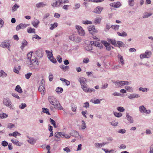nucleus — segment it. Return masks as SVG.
Wrapping results in <instances>:
<instances>
[{"instance_id": "obj_1", "label": "nucleus", "mask_w": 153, "mask_h": 153, "mask_svg": "<svg viewBox=\"0 0 153 153\" xmlns=\"http://www.w3.org/2000/svg\"><path fill=\"white\" fill-rule=\"evenodd\" d=\"M48 100L51 104L53 105L54 108L60 110L63 109L60 104L56 99L53 96H49Z\"/></svg>"}, {"instance_id": "obj_2", "label": "nucleus", "mask_w": 153, "mask_h": 153, "mask_svg": "<svg viewBox=\"0 0 153 153\" xmlns=\"http://www.w3.org/2000/svg\"><path fill=\"white\" fill-rule=\"evenodd\" d=\"M32 52L31 51L30 53L27 54V64L29 65H33L34 66H37L39 64L37 59L35 58L34 59L32 58Z\"/></svg>"}, {"instance_id": "obj_3", "label": "nucleus", "mask_w": 153, "mask_h": 153, "mask_svg": "<svg viewBox=\"0 0 153 153\" xmlns=\"http://www.w3.org/2000/svg\"><path fill=\"white\" fill-rule=\"evenodd\" d=\"M78 80L80 82L82 89L84 90L85 88L87 87V85L86 83V79L85 78L79 77L78 79Z\"/></svg>"}, {"instance_id": "obj_4", "label": "nucleus", "mask_w": 153, "mask_h": 153, "mask_svg": "<svg viewBox=\"0 0 153 153\" xmlns=\"http://www.w3.org/2000/svg\"><path fill=\"white\" fill-rule=\"evenodd\" d=\"M3 104L7 107H10V109H13V108L11 105L12 102L10 99L8 97L4 98L3 99Z\"/></svg>"}, {"instance_id": "obj_5", "label": "nucleus", "mask_w": 153, "mask_h": 153, "mask_svg": "<svg viewBox=\"0 0 153 153\" xmlns=\"http://www.w3.org/2000/svg\"><path fill=\"white\" fill-rule=\"evenodd\" d=\"M152 54L151 52L150 51H146L145 53H142L140 55V57L141 59L144 58H149L150 57Z\"/></svg>"}, {"instance_id": "obj_6", "label": "nucleus", "mask_w": 153, "mask_h": 153, "mask_svg": "<svg viewBox=\"0 0 153 153\" xmlns=\"http://www.w3.org/2000/svg\"><path fill=\"white\" fill-rule=\"evenodd\" d=\"M139 111L140 113L143 114L146 113L147 114H149L151 112L150 110H146V108L143 105L140 106L139 108Z\"/></svg>"}, {"instance_id": "obj_7", "label": "nucleus", "mask_w": 153, "mask_h": 153, "mask_svg": "<svg viewBox=\"0 0 153 153\" xmlns=\"http://www.w3.org/2000/svg\"><path fill=\"white\" fill-rule=\"evenodd\" d=\"M76 27L79 35L81 36H84L85 35V32L84 30L81 26L77 25L76 26Z\"/></svg>"}, {"instance_id": "obj_8", "label": "nucleus", "mask_w": 153, "mask_h": 153, "mask_svg": "<svg viewBox=\"0 0 153 153\" xmlns=\"http://www.w3.org/2000/svg\"><path fill=\"white\" fill-rule=\"evenodd\" d=\"M88 30L89 33L92 34L94 36L93 34L94 33H97V30L95 28V26L94 25H92L91 26H89L88 27Z\"/></svg>"}, {"instance_id": "obj_9", "label": "nucleus", "mask_w": 153, "mask_h": 153, "mask_svg": "<svg viewBox=\"0 0 153 153\" xmlns=\"http://www.w3.org/2000/svg\"><path fill=\"white\" fill-rule=\"evenodd\" d=\"M112 82L115 84L117 88H118L121 86H123V81L117 80L116 81H112Z\"/></svg>"}, {"instance_id": "obj_10", "label": "nucleus", "mask_w": 153, "mask_h": 153, "mask_svg": "<svg viewBox=\"0 0 153 153\" xmlns=\"http://www.w3.org/2000/svg\"><path fill=\"white\" fill-rule=\"evenodd\" d=\"M103 43L106 48V50L108 51H110L111 48H113L114 47L110 45V44L106 41H104Z\"/></svg>"}, {"instance_id": "obj_11", "label": "nucleus", "mask_w": 153, "mask_h": 153, "mask_svg": "<svg viewBox=\"0 0 153 153\" xmlns=\"http://www.w3.org/2000/svg\"><path fill=\"white\" fill-rule=\"evenodd\" d=\"M70 134L71 136L75 137L77 136H79V133L77 131L74 130H72L71 131Z\"/></svg>"}, {"instance_id": "obj_12", "label": "nucleus", "mask_w": 153, "mask_h": 153, "mask_svg": "<svg viewBox=\"0 0 153 153\" xmlns=\"http://www.w3.org/2000/svg\"><path fill=\"white\" fill-rule=\"evenodd\" d=\"M38 90L41 92L42 94L44 95L45 93V88L43 85H40L38 88Z\"/></svg>"}, {"instance_id": "obj_13", "label": "nucleus", "mask_w": 153, "mask_h": 153, "mask_svg": "<svg viewBox=\"0 0 153 153\" xmlns=\"http://www.w3.org/2000/svg\"><path fill=\"white\" fill-rule=\"evenodd\" d=\"M107 144V143L103 142L102 143H95L94 146L96 148H100L102 146Z\"/></svg>"}, {"instance_id": "obj_14", "label": "nucleus", "mask_w": 153, "mask_h": 153, "mask_svg": "<svg viewBox=\"0 0 153 153\" xmlns=\"http://www.w3.org/2000/svg\"><path fill=\"white\" fill-rule=\"evenodd\" d=\"M0 46L2 48H6L8 49V50L10 51V44L6 42H3L1 44Z\"/></svg>"}, {"instance_id": "obj_15", "label": "nucleus", "mask_w": 153, "mask_h": 153, "mask_svg": "<svg viewBox=\"0 0 153 153\" xmlns=\"http://www.w3.org/2000/svg\"><path fill=\"white\" fill-rule=\"evenodd\" d=\"M36 5L37 7L38 8L46 6L47 4L46 3H44L43 2H41L36 4Z\"/></svg>"}, {"instance_id": "obj_16", "label": "nucleus", "mask_w": 153, "mask_h": 153, "mask_svg": "<svg viewBox=\"0 0 153 153\" xmlns=\"http://www.w3.org/2000/svg\"><path fill=\"white\" fill-rule=\"evenodd\" d=\"M102 8L100 7L99 6H98L97 7H96L94 10L93 11V12L94 13H97V14H100L102 11Z\"/></svg>"}, {"instance_id": "obj_17", "label": "nucleus", "mask_w": 153, "mask_h": 153, "mask_svg": "<svg viewBox=\"0 0 153 153\" xmlns=\"http://www.w3.org/2000/svg\"><path fill=\"white\" fill-rule=\"evenodd\" d=\"M35 53L37 56L41 58L42 57L43 55V53L42 51L40 50H38L36 51Z\"/></svg>"}, {"instance_id": "obj_18", "label": "nucleus", "mask_w": 153, "mask_h": 153, "mask_svg": "<svg viewBox=\"0 0 153 153\" xmlns=\"http://www.w3.org/2000/svg\"><path fill=\"white\" fill-rule=\"evenodd\" d=\"M139 97H140V95L138 94H131L128 97V98L131 99L134 98H138Z\"/></svg>"}, {"instance_id": "obj_19", "label": "nucleus", "mask_w": 153, "mask_h": 153, "mask_svg": "<svg viewBox=\"0 0 153 153\" xmlns=\"http://www.w3.org/2000/svg\"><path fill=\"white\" fill-rule=\"evenodd\" d=\"M126 117L127 120L130 123H133L134 120L132 117L129 115L128 113H126Z\"/></svg>"}, {"instance_id": "obj_20", "label": "nucleus", "mask_w": 153, "mask_h": 153, "mask_svg": "<svg viewBox=\"0 0 153 153\" xmlns=\"http://www.w3.org/2000/svg\"><path fill=\"white\" fill-rule=\"evenodd\" d=\"M108 41L109 42H111V43L113 45H114V46L115 47L117 46V44L116 42V40L114 39H107Z\"/></svg>"}, {"instance_id": "obj_21", "label": "nucleus", "mask_w": 153, "mask_h": 153, "mask_svg": "<svg viewBox=\"0 0 153 153\" xmlns=\"http://www.w3.org/2000/svg\"><path fill=\"white\" fill-rule=\"evenodd\" d=\"M39 23V21L38 20H36V21H33L32 22L31 24L32 25L35 27H37Z\"/></svg>"}, {"instance_id": "obj_22", "label": "nucleus", "mask_w": 153, "mask_h": 153, "mask_svg": "<svg viewBox=\"0 0 153 153\" xmlns=\"http://www.w3.org/2000/svg\"><path fill=\"white\" fill-rule=\"evenodd\" d=\"M27 32L29 33H36L35 30L33 28H32L31 27H29L27 29Z\"/></svg>"}, {"instance_id": "obj_23", "label": "nucleus", "mask_w": 153, "mask_h": 153, "mask_svg": "<svg viewBox=\"0 0 153 153\" xmlns=\"http://www.w3.org/2000/svg\"><path fill=\"white\" fill-rule=\"evenodd\" d=\"M29 139L27 140L28 142L31 144H34L36 143V141L34 140V139L33 138H30L29 137H28Z\"/></svg>"}, {"instance_id": "obj_24", "label": "nucleus", "mask_w": 153, "mask_h": 153, "mask_svg": "<svg viewBox=\"0 0 153 153\" xmlns=\"http://www.w3.org/2000/svg\"><path fill=\"white\" fill-rule=\"evenodd\" d=\"M11 140L13 144H16V146H20L22 145V143H19L16 140H13V139H12Z\"/></svg>"}, {"instance_id": "obj_25", "label": "nucleus", "mask_w": 153, "mask_h": 153, "mask_svg": "<svg viewBox=\"0 0 153 153\" xmlns=\"http://www.w3.org/2000/svg\"><path fill=\"white\" fill-rule=\"evenodd\" d=\"M27 44V42L25 39H24L22 42V45L21 47V48L22 50L24 48V47L26 46Z\"/></svg>"}, {"instance_id": "obj_26", "label": "nucleus", "mask_w": 153, "mask_h": 153, "mask_svg": "<svg viewBox=\"0 0 153 153\" xmlns=\"http://www.w3.org/2000/svg\"><path fill=\"white\" fill-rule=\"evenodd\" d=\"M94 46L98 47L100 49L103 48V46L101 43L98 42H95Z\"/></svg>"}, {"instance_id": "obj_27", "label": "nucleus", "mask_w": 153, "mask_h": 153, "mask_svg": "<svg viewBox=\"0 0 153 153\" xmlns=\"http://www.w3.org/2000/svg\"><path fill=\"white\" fill-rule=\"evenodd\" d=\"M45 52L48 54V59L53 57V55L52 51L51 52L48 50H46Z\"/></svg>"}, {"instance_id": "obj_28", "label": "nucleus", "mask_w": 153, "mask_h": 153, "mask_svg": "<svg viewBox=\"0 0 153 153\" xmlns=\"http://www.w3.org/2000/svg\"><path fill=\"white\" fill-rule=\"evenodd\" d=\"M85 92H92L95 91V90L94 88H87L84 89L83 90Z\"/></svg>"}, {"instance_id": "obj_29", "label": "nucleus", "mask_w": 153, "mask_h": 153, "mask_svg": "<svg viewBox=\"0 0 153 153\" xmlns=\"http://www.w3.org/2000/svg\"><path fill=\"white\" fill-rule=\"evenodd\" d=\"M7 76V74L3 70H1L0 72V76L2 78L6 77Z\"/></svg>"}, {"instance_id": "obj_30", "label": "nucleus", "mask_w": 153, "mask_h": 153, "mask_svg": "<svg viewBox=\"0 0 153 153\" xmlns=\"http://www.w3.org/2000/svg\"><path fill=\"white\" fill-rule=\"evenodd\" d=\"M15 90L20 93H21L22 92V90L19 85H17L16 86Z\"/></svg>"}, {"instance_id": "obj_31", "label": "nucleus", "mask_w": 153, "mask_h": 153, "mask_svg": "<svg viewBox=\"0 0 153 153\" xmlns=\"http://www.w3.org/2000/svg\"><path fill=\"white\" fill-rule=\"evenodd\" d=\"M60 80L61 81H63L64 82H65V85L67 86H68L70 84V82L68 80H67L66 79H65L61 78L60 79Z\"/></svg>"}, {"instance_id": "obj_32", "label": "nucleus", "mask_w": 153, "mask_h": 153, "mask_svg": "<svg viewBox=\"0 0 153 153\" xmlns=\"http://www.w3.org/2000/svg\"><path fill=\"white\" fill-rule=\"evenodd\" d=\"M117 43L118 44L117 47H118L119 48L120 47H124V44L121 41H118L117 42Z\"/></svg>"}, {"instance_id": "obj_33", "label": "nucleus", "mask_w": 153, "mask_h": 153, "mask_svg": "<svg viewBox=\"0 0 153 153\" xmlns=\"http://www.w3.org/2000/svg\"><path fill=\"white\" fill-rule=\"evenodd\" d=\"M152 14L151 13H148L147 12L145 13L144 14L143 16V18H146L148 17H149L152 15Z\"/></svg>"}, {"instance_id": "obj_34", "label": "nucleus", "mask_w": 153, "mask_h": 153, "mask_svg": "<svg viewBox=\"0 0 153 153\" xmlns=\"http://www.w3.org/2000/svg\"><path fill=\"white\" fill-rule=\"evenodd\" d=\"M117 34L119 36L123 37L126 36H127V33L124 31H123L122 33L117 32Z\"/></svg>"}, {"instance_id": "obj_35", "label": "nucleus", "mask_w": 153, "mask_h": 153, "mask_svg": "<svg viewBox=\"0 0 153 153\" xmlns=\"http://www.w3.org/2000/svg\"><path fill=\"white\" fill-rule=\"evenodd\" d=\"M56 91L57 93H61L63 91V89L60 87H58L56 88Z\"/></svg>"}, {"instance_id": "obj_36", "label": "nucleus", "mask_w": 153, "mask_h": 153, "mask_svg": "<svg viewBox=\"0 0 153 153\" xmlns=\"http://www.w3.org/2000/svg\"><path fill=\"white\" fill-rule=\"evenodd\" d=\"M101 19L99 18H96L94 20V23L96 25L99 24L101 21Z\"/></svg>"}, {"instance_id": "obj_37", "label": "nucleus", "mask_w": 153, "mask_h": 153, "mask_svg": "<svg viewBox=\"0 0 153 153\" xmlns=\"http://www.w3.org/2000/svg\"><path fill=\"white\" fill-rule=\"evenodd\" d=\"M42 111L44 113H46L48 115L51 114L50 113H49V110H48V109L45 108H42Z\"/></svg>"}, {"instance_id": "obj_38", "label": "nucleus", "mask_w": 153, "mask_h": 153, "mask_svg": "<svg viewBox=\"0 0 153 153\" xmlns=\"http://www.w3.org/2000/svg\"><path fill=\"white\" fill-rule=\"evenodd\" d=\"M58 1L59 3V6L62 3H68L69 2L68 0H58Z\"/></svg>"}, {"instance_id": "obj_39", "label": "nucleus", "mask_w": 153, "mask_h": 153, "mask_svg": "<svg viewBox=\"0 0 153 153\" xmlns=\"http://www.w3.org/2000/svg\"><path fill=\"white\" fill-rule=\"evenodd\" d=\"M58 25V24L57 23H55L51 25V27L50 28L51 30H53Z\"/></svg>"}, {"instance_id": "obj_40", "label": "nucleus", "mask_w": 153, "mask_h": 153, "mask_svg": "<svg viewBox=\"0 0 153 153\" xmlns=\"http://www.w3.org/2000/svg\"><path fill=\"white\" fill-rule=\"evenodd\" d=\"M81 40L82 39L80 37L77 36H76L74 42H76V43H79L81 42Z\"/></svg>"}, {"instance_id": "obj_41", "label": "nucleus", "mask_w": 153, "mask_h": 153, "mask_svg": "<svg viewBox=\"0 0 153 153\" xmlns=\"http://www.w3.org/2000/svg\"><path fill=\"white\" fill-rule=\"evenodd\" d=\"M125 88L128 91L132 92L133 91V90L132 89V88L131 87H130L128 86H126L125 87Z\"/></svg>"}, {"instance_id": "obj_42", "label": "nucleus", "mask_w": 153, "mask_h": 153, "mask_svg": "<svg viewBox=\"0 0 153 153\" xmlns=\"http://www.w3.org/2000/svg\"><path fill=\"white\" fill-rule=\"evenodd\" d=\"M96 68V69H95V70L100 72L104 71H105V69L104 68Z\"/></svg>"}, {"instance_id": "obj_43", "label": "nucleus", "mask_w": 153, "mask_h": 153, "mask_svg": "<svg viewBox=\"0 0 153 153\" xmlns=\"http://www.w3.org/2000/svg\"><path fill=\"white\" fill-rule=\"evenodd\" d=\"M114 116L117 117H119L122 116V114L121 113H117L114 112Z\"/></svg>"}, {"instance_id": "obj_44", "label": "nucleus", "mask_w": 153, "mask_h": 153, "mask_svg": "<svg viewBox=\"0 0 153 153\" xmlns=\"http://www.w3.org/2000/svg\"><path fill=\"white\" fill-rule=\"evenodd\" d=\"M134 0H128V3L130 6H133L134 4Z\"/></svg>"}, {"instance_id": "obj_45", "label": "nucleus", "mask_w": 153, "mask_h": 153, "mask_svg": "<svg viewBox=\"0 0 153 153\" xmlns=\"http://www.w3.org/2000/svg\"><path fill=\"white\" fill-rule=\"evenodd\" d=\"M76 36L74 34L72 35H71L69 37V38L71 40L74 41L75 40V38L76 37Z\"/></svg>"}, {"instance_id": "obj_46", "label": "nucleus", "mask_w": 153, "mask_h": 153, "mask_svg": "<svg viewBox=\"0 0 153 153\" xmlns=\"http://www.w3.org/2000/svg\"><path fill=\"white\" fill-rule=\"evenodd\" d=\"M139 90L140 91H141L143 92H147L148 91V89L146 88H141L140 87L139 88Z\"/></svg>"}, {"instance_id": "obj_47", "label": "nucleus", "mask_w": 153, "mask_h": 153, "mask_svg": "<svg viewBox=\"0 0 153 153\" xmlns=\"http://www.w3.org/2000/svg\"><path fill=\"white\" fill-rule=\"evenodd\" d=\"M17 133H18L17 132V131H14L13 133L9 134V136H13L15 137H16Z\"/></svg>"}, {"instance_id": "obj_48", "label": "nucleus", "mask_w": 153, "mask_h": 153, "mask_svg": "<svg viewBox=\"0 0 153 153\" xmlns=\"http://www.w3.org/2000/svg\"><path fill=\"white\" fill-rule=\"evenodd\" d=\"M82 130L85 129L86 128V123L83 120H82Z\"/></svg>"}, {"instance_id": "obj_49", "label": "nucleus", "mask_w": 153, "mask_h": 153, "mask_svg": "<svg viewBox=\"0 0 153 153\" xmlns=\"http://www.w3.org/2000/svg\"><path fill=\"white\" fill-rule=\"evenodd\" d=\"M82 23L85 25H88L89 24H91L92 23V22L90 21L86 20L83 21Z\"/></svg>"}, {"instance_id": "obj_50", "label": "nucleus", "mask_w": 153, "mask_h": 153, "mask_svg": "<svg viewBox=\"0 0 153 153\" xmlns=\"http://www.w3.org/2000/svg\"><path fill=\"white\" fill-rule=\"evenodd\" d=\"M19 7V6L17 5L16 4H15L12 8V10L13 11H16L18 8Z\"/></svg>"}, {"instance_id": "obj_51", "label": "nucleus", "mask_w": 153, "mask_h": 153, "mask_svg": "<svg viewBox=\"0 0 153 153\" xmlns=\"http://www.w3.org/2000/svg\"><path fill=\"white\" fill-rule=\"evenodd\" d=\"M117 109L118 111L121 112H123L125 110L124 108L122 107L121 106L118 107L117 108Z\"/></svg>"}, {"instance_id": "obj_52", "label": "nucleus", "mask_w": 153, "mask_h": 153, "mask_svg": "<svg viewBox=\"0 0 153 153\" xmlns=\"http://www.w3.org/2000/svg\"><path fill=\"white\" fill-rule=\"evenodd\" d=\"M27 106L26 104L25 103H22L21 104L19 105V107L20 108L23 109L24 108Z\"/></svg>"}, {"instance_id": "obj_53", "label": "nucleus", "mask_w": 153, "mask_h": 153, "mask_svg": "<svg viewBox=\"0 0 153 153\" xmlns=\"http://www.w3.org/2000/svg\"><path fill=\"white\" fill-rule=\"evenodd\" d=\"M7 116V114L4 113H3L2 114H0V117L2 119L6 118Z\"/></svg>"}, {"instance_id": "obj_54", "label": "nucleus", "mask_w": 153, "mask_h": 153, "mask_svg": "<svg viewBox=\"0 0 153 153\" xmlns=\"http://www.w3.org/2000/svg\"><path fill=\"white\" fill-rule=\"evenodd\" d=\"M118 59H120V62L122 64H123V57L120 55H118Z\"/></svg>"}, {"instance_id": "obj_55", "label": "nucleus", "mask_w": 153, "mask_h": 153, "mask_svg": "<svg viewBox=\"0 0 153 153\" xmlns=\"http://www.w3.org/2000/svg\"><path fill=\"white\" fill-rule=\"evenodd\" d=\"M20 69V68H14L13 71L15 73L18 74L19 73Z\"/></svg>"}, {"instance_id": "obj_56", "label": "nucleus", "mask_w": 153, "mask_h": 153, "mask_svg": "<svg viewBox=\"0 0 153 153\" xmlns=\"http://www.w3.org/2000/svg\"><path fill=\"white\" fill-rule=\"evenodd\" d=\"M22 28H23L26 27L27 26H29V24H22L21 23L20 24Z\"/></svg>"}, {"instance_id": "obj_57", "label": "nucleus", "mask_w": 153, "mask_h": 153, "mask_svg": "<svg viewBox=\"0 0 153 153\" xmlns=\"http://www.w3.org/2000/svg\"><path fill=\"white\" fill-rule=\"evenodd\" d=\"M32 74L31 73H27L25 74V77L27 79H28L30 78V77L32 75Z\"/></svg>"}, {"instance_id": "obj_58", "label": "nucleus", "mask_w": 153, "mask_h": 153, "mask_svg": "<svg viewBox=\"0 0 153 153\" xmlns=\"http://www.w3.org/2000/svg\"><path fill=\"white\" fill-rule=\"evenodd\" d=\"M138 65H139V66H149V63H146L145 64H143L141 62H140L138 63Z\"/></svg>"}, {"instance_id": "obj_59", "label": "nucleus", "mask_w": 153, "mask_h": 153, "mask_svg": "<svg viewBox=\"0 0 153 153\" xmlns=\"http://www.w3.org/2000/svg\"><path fill=\"white\" fill-rule=\"evenodd\" d=\"M34 38H35L37 39H41V38L40 37H39L37 35L35 34L33 35V36L32 37V39H33Z\"/></svg>"}, {"instance_id": "obj_60", "label": "nucleus", "mask_w": 153, "mask_h": 153, "mask_svg": "<svg viewBox=\"0 0 153 153\" xmlns=\"http://www.w3.org/2000/svg\"><path fill=\"white\" fill-rule=\"evenodd\" d=\"M14 127V124L12 123H9L8 125V127L9 128H11Z\"/></svg>"}, {"instance_id": "obj_61", "label": "nucleus", "mask_w": 153, "mask_h": 153, "mask_svg": "<svg viewBox=\"0 0 153 153\" xmlns=\"http://www.w3.org/2000/svg\"><path fill=\"white\" fill-rule=\"evenodd\" d=\"M119 26H120L119 25H112L111 26V27L115 30H118L119 29Z\"/></svg>"}, {"instance_id": "obj_62", "label": "nucleus", "mask_w": 153, "mask_h": 153, "mask_svg": "<svg viewBox=\"0 0 153 153\" xmlns=\"http://www.w3.org/2000/svg\"><path fill=\"white\" fill-rule=\"evenodd\" d=\"M49 59L53 63H55L57 62L56 60V59L53 57H53H51V58Z\"/></svg>"}, {"instance_id": "obj_63", "label": "nucleus", "mask_w": 153, "mask_h": 153, "mask_svg": "<svg viewBox=\"0 0 153 153\" xmlns=\"http://www.w3.org/2000/svg\"><path fill=\"white\" fill-rule=\"evenodd\" d=\"M120 3L119 2H115V7L118 8L120 6Z\"/></svg>"}, {"instance_id": "obj_64", "label": "nucleus", "mask_w": 153, "mask_h": 153, "mask_svg": "<svg viewBox=\"0 0 153 153\" xmlns=\"http://www.w3.org/2000/svg\"><path fill=\"white\" fill-rule=\"evenodd\" d=\"M89 107V103L88 102H86L84 103L83 107L87 108Z\"/></svg>"}]
</instances>
